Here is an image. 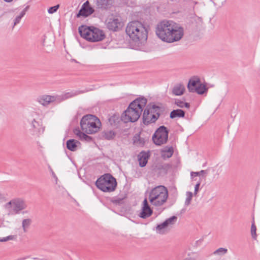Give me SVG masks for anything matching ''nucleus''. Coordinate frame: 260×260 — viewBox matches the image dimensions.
<instances>
[{"mask_svg": "<svg viewBox=\"0 0 260 260\" xmlns=\"http://www.w3.org/2000/svg\"><path fill=\"white\" fill-rule=\"evenodd\" d=\"M228 249L224 248H219L216 250L213 254L214 255H222L226 253Z\"/></svg>", "mask_w": 260, "mask_h": 260, "instance_id": "31", "label": "nucleus"}, {"mask_svg": "<svg viewBox=\"0 0 260 260\" xmlns=\"http://www.w3.org/2000/svg\"><path fill=\"white\" fill-rule=\"evenodd\" d=\"M147 102L146 99L144 98H139L133 101L121 115V120L125 123L134 122L137 121L140 117Z\"/></svg>", "mask_w": 260, "mask_h": 260, "instance_id": "3", "label": "nucleus"}, {"mask_svg": "<svg viewBox=\"0 0 260 260\" xmlns=\"http://www.w3.org/2000/svg\"><path fill=\"white\" fill-rule=\"evenodd\" d=\"M118 118L116 116H111L109 119V122L111 125H114L116 121H118Z\"/></svg>", "mask_w": 260, "mask_h": 260, "instance_id": "37", "label": "nucleus"}, {"mask_svg": "<svg viewBox=\"0 0 260 260\" xmlns=\"http://www.w3.org/2000/svg\"><path fill=\"white\" fill-rule=\"evenodd\" d=\"M95 184L98 188L104 192L114 191L117 185L116 179L109 174L101 176L96 180Z\"/></svg>", "mask_w": 260, "mask_h": 260, "instance_id": "8", "label": "nucleus"}, {"mask_svg": "<svg viewBox=\"0 0 260 260\" xmlns=\"http://www.w3.org/2000/svg\"><path fill=\"white\" fill-rule=\"evenodd\" d=\"M31 223L30 219H25L22 221V227L24 232H26V229L28 228Z\"/></svg>", "mask_w": 260, "mask_h": 260, "instance_id": "33", "label": "nucleus"}, {"mask_svg": "<svg viewBox=\"0 0 260 260\" xmlns=\"http://www.w3.org/2000/svg\"><path fill=\"white\" fill-rule=\"evenodd\" d=\"M155 32L162 41L172 43L180 41L184 36V29L172 20H163L157 24Z\"/></svg>", "mask_w": 260, "mask_h": 260, "instance_id": "1", "label": "nucleus"}, {"mask_svg": "<svg viewBox=\"0 0 260 260\" xmlns=\"http://www.w3.org/2000/svg\"><path fill=\"white\" fill-rule=\"evenodd\" d=\"M94 12V9L91 7L89 5L88 1H86L82 6V8L80 10L77 16L79 17L80 16L87 17Z\"/></svg>", "mask_w": 260, "mask_h": 260, "instance_id": "14", "label": "nucleus"}, {"mask_svg": "<svg viewBox=\"0 0 260 260\" xmlns=\"http://www.w3.org/2000/svg\"><path fill=\"white\" fill-rule=\"evenodd\" d=\"M185 88L184 86L182 83H178L174 85L172 89V93L175 95H181L184 91Z\"/></svg>", "mask_w": 260, "mask_h": 260, "instance_id": "20", "label": "nucleus"}, {"mask_svg": "<svg viewBox=\"0 0 260 260\" xmlns=\"http://www.w3.org/2000/svg\"><path fill=\"white\" fill-rule=\"evenodd\" d=\"M161 156L164 158H170L171 157L173 153V149L172 147H167L162 149Z\"/></svg>", "mask_w": 260, "mask_h": 260, "instance_id": "25", "label": "nucleus"}, {"mask_svg": "<svg viewBox=\"0 0 260 260\" xmlns=\"http://www.w3.org/2000/svg\"><path fill=\"white\" fill-rule=\"evenodd\" d=\"M27 206L25 202L21 199H16L10 201L5 205L9 215L18 214L20 211L25 209Z\"/></svg>", "mask_w": 260, "mask_h": 260, "instance_id": "9", "label": "nucleus"}, {"mask_svg": "<svg viewBox=\"0 0 260 260\" xmlns=\"http://www.w3.org/2000/svg\"><path fill=\"white\" fill-rule=\"evenodd\" d=\"M79 32L83 38L91 42L101 41L105 38L104 32L94 27L83 25L79 27Z\"/></svg>", "mask_w": 260, "mask_h": 260, "instance_id": "6", "label": "nucleus"}, {"mask_svg": "<svg viewBox=\"0 0 260 260\" xmlns=\"http://www.w3.org/2000/svg\"><path fill=\"white\" fill-rule=\"evenodd\" d=\"M125 31L129 38L135 42L145 41L147 38V31L145 27L138 21L129 22Z\"/></svg>", "mask_w": 260, "mask_h": 260, "instance_id": "4", "label": "nucleus"}, {"mask_svg": "<svg viewBox=\"0 0 260 260\" xmlns=\"http://www.w3.org/2000/svg\"><path fill=\"white\" fill-rule=\"evenodd\" d=\"M4 1L6 2L9 3V2H11L13 0H4Z\"/></svg>", "mask_w": 260, "mask_h": 260, "instance_id": "41", "label": "nucleus"}, {"mask_svg": "<svg viewBox=\"0 0 260 260\" xmlns=\"http://www.w3.org/2000/svg\"><path fill=\"white\" fill-rule=\"evenodd\" d=\"M256 226L254 225V223H252L251 228V234L252 238L254 239H255L256 237Z\"/></svg>", "mask_w": 260, "mask_h": 260, "instance_id": "34", "label": "nucleus"}, {"mask_svg": "<svg viewBox=\"0 0 260 260\" xmlns=\"http://www.w3.org/2000/svg\"><path fill=\"white\" fill-rule=\"evenodd\" d=\"M15 237L14 236H9L6 237L0 238V242H6L9 240H12L14 239Z\"/></svg>", "mask_w": 260, "mask_h": 260, "instance_id": "38", "label": "nucleus"}, {"mask_svg": "<svg viewBox=\"0 0 260 260\" xmlns=\"http://www.w3.org/2000/svg\"><path fill=\"white\" fill-rule=\"evenodd\" d=\"M78 94V93L77 92H71L61 95H50L44 94L38 96L37 101L43 106L47 107L51 103H59L68 99L74 97Z\"/></svg>", "mask_w": 260, "mask_h": 260, "instance_id": "7", "label": "nucleus"}, {"mask_svg": "<svg viewBox=\"0 0 260 260\" xmlns=\"http://www.w3.org/2000/svg\"><path fill=\"white\" fill-rule=\"evenodd\" d=\"M115 136V133L113 131H107L103 133V137L105 139L111 140L114 138Z\"/></svg>", "mask_w": 260, "mask_h": 260, "instance_id": "29", "label": "nucleus"}, {"mask_svg": "<svg viewBox=\"0 0 260 260\" xmlns=\"http://www.w3.org/2000/svg\"><path fill=\"white\" fill-rule=\"evenodd\" d=\"M168 138V131L165 126H160L152 137L154 143L157 145L166 143Z\"/></svg>", "mask_w": 260, "mask_h": 260, "instance_id": "10", "label": "nucleus"}, {"mask_svg": "<svg viewBox=\"0 0 260 260\" xmlns=\"http://www.w3.org/2000/svg\"><path fill=\"white\" fill-rule=\"evenodd\" d=\"M114 0H96V8L102 10L110 9L114 4Z\"/></svg>", "mask_w": 260, "mask_h": 260, "instance_id": "15", "label": "nucleus"}, {"mask_svg": "<svg viewBox=\"0 0 260 260\" xmlns=\"http://www.w3.org/2000/svg\"><path fill=\"white\" fill-rule=\"evenodd\" d=\"M150 113L154 115L156 117V120H157L159 117L160 114L163 111L164 109L162 107L153 105L152 106L147 108Z\"/></svg>", "mask_w": 260, "mask_h": 260, "instance_id": "19", "label": "nucleus"}, {"mask_svg": "<svg viewBox=\"0 0 260 260\" xmlns=\"http://www.w3.org/2000/svg\"><path fill=\"white\" fill-rule=\"evenodd\" d=\"M106 25L109 29L116 31L120 25V21L118 18L112 17L107 19Z\"/></svg>", "mask_w": 260, "mask_h": 260, "instance_id": "13", "label": "nucleus"}, {"mask_svg": "<svg viewBox=\"0 0 260 260\" xmlns=\"http://www.w3.org/2000/svg\"><path fill=\"white\" fill-rule=\"evenodd\" d=\"M67 148L70 151H75L80 147V143L75 139H70L67 141Z\"/></svg>", "mask_w": 260, "mask_h": 260, "instance_id": "18", "label": "nucleus"}, {"mask_svg": "<svg viewBox=\"0 0 260 260\" xmlns=\"http://www.w3.org/2000/svg\"><path fill=\"white\" fill-rule=\"evenodd\" d=\"M168 198V189L163 185H159L152 189L149 196L150 202L155 206L164 205L167 202Z\"/></svg>", "mask_w": 260, "mask_h": 260, "instance_id": "5", "label": "nucleus"}, {"mask_svg": "<svg viewBox=\"0 0 260 260\" xmlns=\"http://www.w3.org/2000/svg\"><path fill=\"white\" fill-rule=\"evenodd\" d=\"M206 173V171L205 170H202L200 172H191L190 173L191 177H194V176H200L201 174H203Z\"/></svg>", "mask_w": 260, "mask_h": 260, "instance_id": "35", "label": "nucleus"}, {"mask_svg": "<svg viewBox=\"0 0 260 260\" xmlns=\"http://www.w3.org/2000/svg\"><path fill=\"white\" fill-rule=\"evenodd\" d=\"M122 199H120V198H118V199H114V200H112V202L115 204H120L122 203Z\"/></svg>", "mask_w": 260, "mask_h": 260, "instance_id": "40", "label": "nucleus"}, {"mask_svg": "<svg viewBox=\"0 0 260 260\" xmlns=\"http://www.w3.org/2000/svg\"><path fill=\"white\" fill-rule=\"evenodd\" d=\"M31 127L35 133L37 135H41L43 134L45 130V127L43 126L35 119H33L31 123Z\"/></svg>", "mask_w": 260, "mask_h": 260, "instance_id": "17", "label": "nucleus"}, {"mask_svg": "<svg viewBox=\"0 0 260 260\" xmlns=\"http://www.w3.org/2000/svg\"><path fill=\"white\" fill-rule=\"evenodd\" d=\"M175 104L180 108L186 107L187 108H189L190 107L189 103L184 102L183 101L179 100H176Z\"/></svg>", "mask_w": 260, "mask_h": 260, "instance_id": "30", "label": "nucleus"}, {"mask_svg": "<svg viewBox=\"0 0 260 260\" xmlns=\"http://www.w3.org/2000/svg\"><path fill=\"white\" fill-rule=\"evenodd\" d=\"M148 157L149 155L147 153L145 152L140 153L138 156V160L140 167H143L146 165Z\"/></svg>", "mask_w": 260, "mask_h": 260, "instance_id": "21", "label": "nucleus"}, {"mask_svg": "<svg viewBox=\"0 0 260 260\" xmlns=\"http://www.w3.org/2000/svg\"><path fill=\"white\" fill-rule=\"evenodd\" d=\"M182 260H203L201 254L198 252H189L187 256Z\"/></svg>", "mask_w": 260, "mask_h": 260, "instance_id": "23", "label": "nucleus"}, {"mask_svg": "<svg viewBox=\"0 0 260 260\" xmlns=\"http://www.w3.org/2000/svg\"><path fill=\"white\" fill-rule=\"evenodd\" d=\"M134 144L138 147H142L144 145L145 140L141 138L140 135H136L133 139Z\"/></svg>", "mask_w": 260, "mask_h": 260, "instance_id": "26", "label": "nucleus"}, {"mask_svg": "<svg viewBox=\"0 0 260 260\" xmlns=\"http://www.w3.org/2000/svg\"><path fill=\"white\" fill-rule=\"evenodd\" d=\"M28 8L29 6L26 7L21 12L20 14L16 17V18L14 20L13 27H14L15 25H16L20 22L22 17H23L24 16V15L26 13V12L27 11Z\"/></svg>", "mask_w": 260, "mask_h": 260, "instance_id": "28", "label": "nucleus"}, {"mask_svg": "<svg viewBox=\"0 0 260 260\" xmlns=\"http://www.w3.org/2000/svg\"><path fill=\"white\" fill-rule=\"evenodd\" d=\"M200 186V182L198 183L194 187V194L196 196L199 191V187Z\"/></svg>", "mask_w": 260, "mask_h": 260, "instance_id": "39", "label": "nucleus"}, {"mask_svg": "<svg viewBox=\"0 0 260 260\" xmlns=\"http://www.w3.org/2000/svg\"><path fill=\"white\" fill-rule=\"evenodd\" d=\"M177 219V217L173 216L166 219L163 223L157 225L155 229L156 232L159 234H165L167 233L170 229V228L175 224Z\"/></svg>", "mask_w": 260, "mask_h": 260, "instance_id": "11", "label": "nucleus"}, {"mask_svg": "<svg viewBox=\"0 0 260 260\" xmlns=\"http://www.w3.org/2000/svg\"><path fill=\"white\" fill-rule=\"evenodd\" d=\"M152 210L149 205L147 199H145L143 202L142 210L139 214V216L145 219L150 217L152 215Z\"/></svg>", "mask_w": 260, "mask_h": 260, "instance_id": "12", "label": "nucleus"}, {"mask_svg": "<svg viewBox=\"0 0 260 260\" xmlns=\"http://www.w3.org/2000/svg\"><path fill=\"white\" fill-rule=\"evenodd\" d=\"M207 90L208 89L206 88V86L200 82L196 87L194 92H197L199 94H203L206 92Z\"/></svg>", "mask_w": 260, "mask_h": 260, "instance_id": "27", "label": "nucleus"}, {"mask_svg": "<svg viewBox=\"0 0 260 260\" xmlns=\"http://www.w3.org/2000/svg\"><path fill=\"white\" fill-rule=\"evenodd\" d=\"M193 194L191 192L188 191L186 192V199L185 202V204L188 206L190 204V201L192 199Z\"/></svg>", "mask_w": 260, "mask_h": 260, "instance_id": "32", "label": "nucleus"}, {"mask_svg": "<svg viewBox=\"0 0 260 260\" xmlns=\"http://www.w3.org/2000/svg\"><path fill=\"white\" fill-rule=\"evenodd\" d=\"M185 116V112L181 109L173 110L170 113V118L174 119L175 118H181Z\"/></svg>", "mask_w": 260, "mask_h": 260, "instance_id": "24", "label": "nucleus"}, {"mask_svg": "<svg viewBox=\"0 0 260 260\" xmlns=\"http://www.w3.org/2000/svg\"><path fill=\"white\" fill-rule=\"evenodd\" d=\"M200 83V81L199 79H190L187 85V88L189 91L190 92H194L196 87Z\"/></svg>", "mask_w": 260, "mask_h": 260, "instance_id": "22", "label": "nucleus"}, {"mask_svg": "<svg viewBox=\"0 0 260 260\" xmlns=\"http://www.w3.org/2000/svg\"><path fill=\"white\" fill-rule=\"evenodd\" d=\"M80 126L82 131L76 129L74 132L81 140L90 141L91 138L84 133L88 134H93L99 131L101 126L100 119L95 116L88 114L84 116L80 121Z\"/></svg>", "mask_w": 260, "mask_h": 260, "instance_id": "2", "label": "nucleus"}, {"mask_svg": "<svg viewBox=\"0 0 260 260\" xmlns=\"http://www.w3.org/2000/svg\"><path fill=\"white\" fill-rule=\"evenodd\" d=\"M226 0H224L223 2H222V4H223V3L225 2Z\"/></svg>", "mask_w": 260, "mask_h": 260, "instance_id": "42", "label": "nucleus"}, {"mask_svg": "<svg viewBox=\"0 0 260 260\" xmlns=\"http://www.w3.org/2000/svg\"><path fill=\"white\" fill-rule=\"evenodd\" d=\"M143 122L145 124H148L156 121V117L150 113L147 108L144 110L143 114Z\"/></svg>", "mask_w": 260, "mask_h": 260, "instance_id": "16", "label": "nucleus"}, {"mask_svg": "<svg viewBox=\"0 0 260 260\" xmlns=\"http://www.w3.org/2000/svg\"><path fill=\"white\" fill-rule=\"evenodd\" d=\"M59 5H57L55 6H53V7H50L48 10V12L50 14H52L55 12H56V11L57 10V9L59 8Z\"/></svg>", "mask_w": 260, "mask_h": 260, "instance_id": "36", "label": "nucleus"}]
</instances>
